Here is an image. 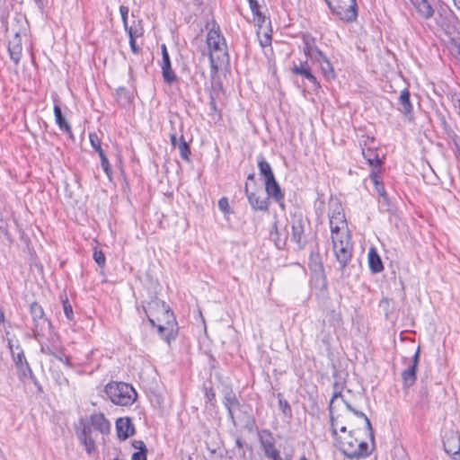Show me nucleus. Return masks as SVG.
<instances>
[{"label":"nucleus","mask_w":460,"mask_h":460,"mask_svg":"<svg viewBox=\"0 0 460 460\" xmlns=\"http://www.w3.org/2000/svg\"><path fill=\"white\" fill-rule=\"evenodd\" d=\"M111 422L102 412H95L90 415L87 420L80 418L75 426V434L79 443L84 447L86 453L91 456L97 451L93 431L100 432L102 436L111 432Z\"/></svg>","instance_id":"f257e3e1"},{"label":"nucleus","mask_w":460,"mask_h":460,"mask_svg":"<svg viewBox=\"0 0 460 460\" xmlns=\"http://www.w3.org/2000/svg\"><path fill=\"white\" fill-rule=\"evenodd\" d=\"M334 393L331 399L329 404V411H330V422L332 427V435L333 438L337 441L339 450L349 459H360L366 458L371 454V450L369 449V446L365 441H358L356 438L353 437L352 431H349L347 438L343 440L340 439L338 437L337 429L334 424V417L332 411V403L335 399L338 397H341V392L338 390V383L334 384Z\"/></svg>","instance_id":"f03ea898"},{"label":"nucleus","mask_w":460,"mask_h":460,"mask_svg":"<svg viewBox=\"0 0 460 460\" xmlns=\"http://www.w3.org/2000/svg\"><path fill=\"white\" fill-rule=\"evenodd\" d=\"M104 392L112 403L120 406L133 404L137 396L133 386L124 382H110L105 385Z\"/></svg>","instance_id":"7ed1b4c3"},{"label":"nucleus","mask_w":460,"mask_h":460,"mask_svg":"<svg viewBox=\"0 0 460 460\" xmlns=\"http://www.w3.org/2000/svg\"><path fill=\"white\" fill-rule=\"evenodd\" d=\"M331 239L334 255L340 264V270H343L352 257L353 245L350 234L346 231L342 234H331Z\"/></svg>","instance_id":"20e7f679"},{"label":"nucleus","mask_w":460,"mask_h":460,"mask_svg":"<svg viewBox=\"0 0 460 460\" xmlns=\"http://www.w3.org/2000/svg\"><path fill=\"white\" fill-rule=\"evenodd\" d=\"M207 44L209 49V61L214 69H217V64L214 58V53H220L228 58L227 47L225 37L222 35L219 25L216 21H212L211 28L207 34Z\"/></svg>","instance_id":"39448f33"},{"label":"nucleus","mask_w":460,"mask_h":460,"mask_svg":"<svg viewBox=\"0 0 460 460\" xmlns=\"http://www.w3.org/2000/svg\"><path fill=\"white\" fill-rule=\"evenodd\" d=\"M328 217L331 234H342L349 231L344 210L339 199L330 198Z\"/></svg>","instance_id":"423d86ee"},{"label":"nucleus","mask_w":460,"mask_h":460,"mask_svg":"<svg viewBox=\"0 0 460 460\" xmlns=\"http://www.w3.org/2000/svg\"><path fill=\"white\" fill-rule=\"evenodd\" d=\"M332 13L344 22L350 23L358 18V4L356 0H334L328 6Z\"/></svg>","instance_id":"0eeeda50"},{"label":"nucleus","mask_w":460,"mask_h":460,"mask_svg":"<svg viewBox=\"0 0 460 460\" xmlns=\"http://www.w3.org/2000/svg\"><path fill=\"white\" fill-rule=\"evenodd\" d=\"M30 312L33 322V338L40 341V338L44 335V331L51 327V323L46 317L42 306L37 302L31 304Z\"/></svg>","instance_id":"6e6552de"},{"label":"nucleus","mask_w":460,"mask_h":460,"mask_svg":"<svg viewBox=\"0 0 460 460\" xmlns=\"http://www.w3.org/2000/svg\"><path fill=\"white\" fill-rule=\"evenodd\" d=\"M223 404L227 411V416L229 420L234 426H236V420L234 417V410H241L243 405L239 402L236 394L230 386H226L223 391Z\"/></svg>","instance_id":"1a4fd4ad"},{"label":"nucleus","mask_w":460,"mask_h":460,"mask_svg":"<svg viewBox=\"0 0 460 460\" xmlns=\"http://www.w3.org/2000/svg\"><path fill=\"white\" fill-rule=\"evenodd\" d=\"M434 9L436 22L441 29H449L456 22V16L447 4L440 3Z\"/></svg>","instance_id":"9d476101"},{"label":"nucleus","mask_w":460,"mask_h":460,"mask_svg":"<svg viewBox=\"0 0 460 460\" xmlns=\"http://www.w3.org/2000/svg\"><path fill=\"white\" fill-rule=\"evenodd\" d=\"M443 446L445 451L454 459L460 457V435L458 432L453 429L446 431L443 436Z\"/></svg>","instance_id":"9b49d317"},{"label":"nucleus","mask_w":460,"mask_h":460,"mask_svg":"<svg viewBox=\"0 0 460 460\" xmlns=\"http://www.w3.org/2000/svg\"><path fill=\"white\" fill-rule=\"evenodd\" d=\"M398 111L403 115L404 120L414 121L413 106L411 102V93L407 88L401 91L398 98Z\"/></svg>","instance_id":"f8f14e48"},{"label":"nucleus","mask_w":460,"mask_h":460,"mask_svg":"<svg viewBox=\"0 0 460 460\" xmlns=\"http://www.w3.org/2000/svg\"><path fill=\"white\" fill-rule=\"evenodd\" d=\"M260 442L264 451V455L272 460L280 459L279 451L275 447V439L272 433L269 430H263L260 436Z\"/></svg>","instance_id":"ddd939ff"},{"label":"nucleus","mask_w":460,"mask_h":460,"mask_svg":"<svg viewBox=\"0 0 460 460\" xmlns=\"http://www.w3.org/2000/svg\"><path fill=\"white\" fill-rule=\"evenodd\" d=\"M291 230V240L297 244L298 248H303L306 243V238L305 236V220L302 216L294 217Z\"/></svg>","instance_id":"4468645a"},{"label":"nucleus","mask_w":460,"mask_h":460,"mask_svg":"<svg viewBox=\"0 0 460 460\" xmlns=\"http://www.w3.org/2000/svg\"><path fill=\"white\" fill-rule=\"evenodd\" d=\"M265 191L267 193V198H271L274 201H276L281 208H284V199L285 194L282 191L279 184L278 183L275 177L270 178L265 181Z\"/></svg>","instance_id":"2eb2a0df"},{"label":"nucleus","mask_w":460,"mask_h":460,"mask_svg":"<svg viewBox=\"0 0 460 460\" xmlns=\"http://www.w3.org/2000/svg\"><path fill=\"white\" fill-rule=\"evenodd\" d=\"M117 437L124 441L136 433V429L129 417L119 418L115 423Z\"/></svg>","instance_id":"dca6fc26"},{"label":"nucleus","mask_w":460,"mask_h":460,"mask_svg":"<svg viewBox=\"0 0 460 460\" xmlns=\"http://www.w3.org/2000/svg\"><path fill=\"white\" fill-rule=\"evenodd\" d=\"M244 192L247 197L248 202L254 210L268 211L270 201L269 198L262 197L256 192L249 190L248 183L245 182Z\"/></svg>","instance_id":"f3484780"},{"label":"nucleus","mask_w":460,"mask_h":460,"mask_svg":"<svg viewBox=\"0 0 460 460\" xmlns=\"http://www.w3.org/2000/svg\"><path fill=\"white\" fill-rule=\"evenodd\" d=\"M166 303L157 297L152 298L146 306H144L149 323L152 326H155V318L160 315L163 309L165 308Z\"/></svg>","instance_id":"a211bd4d"},{"label":"nucleus","mask_w":460,"mask_h":460,"mask_svg":"<svg viewBox=\"0 0 460 460\" xmlns=\"http://www.w3.org/2000/svg\"><path fill=\"white\" fill-rule=\"evenodd\" d=\"M8 52L11 59L15 65H18L22 56V39L18 33H15L8 43Z\"/></svg>","instance_id":"6ab92c4d"},{"label":"nucleus","mask_w":460,"mask_h":460,"mask_svg":"<svg viewBox=\"0 0 460 460\" xmlns=\"http://www.w3.org/2000/svg\"><path fill=\"white\" fill-rule=\"evenodd\" d=\"M291 71L293 74L301 75L307 79L314 87H320V84L316 77L313 75L307 61L301 62L299 65L294 64Z\"/></svg>","instance_id":"aec40b11"},{"label":"nucleus","mask_w":460,"mask_h":460,"mask_svg":"<svg viewBox=\"0 0 460 460\" xmlns=\"http://www.w3.org/2000/svg\"><path fill=\"white\" fill-rule=\"evenodd\" d=\"M418 14L425 20H429L435 14V7L429 0H410Z\"/></svg>","instance_id":"412c9836"},{"label":"nucleus","mask_w":460,"mask_h":460,"mask_svg":"<svg viewBox=\"0 0 460 460\" xmlns=\"http://www.w3.org/2000/svg\"><path fill=\"white\" fill-rule=\"evenodd\" d=\"M302 41L304 44L303 51L307 58H311L320 49L316 46V40L310 33H304L302 35Z\"/></svg>","instance_id":"4be33fe9"},{"label":"nucleus","mask_w":460,"mask_h":460,"mask_svg":"<svg viewBox=\"0 0 460 460\" xmlns=\"http://www.w3.org/2000/svg\"><path fill=\"white\" fill-rule=\"evenodd\" d=\"M368 266L372 273H379L384 270L383 261L375 248L368 252Z\"/></svg>","instance_id":"5701e85b"},{"label":"nucleus","mask_w":460,"mask_h":460,"mask_svg":"<svg viewBox=\"0 0 460 460\" xmlns=\"http://www.w3.org/2000/svg\"><path fill=\"white\" fill-rule=\"evenodd\" d=\"M155 320L172 329H174L177 324L174 314L168 305H166L165 308L163 309L161 314L156 316Z\"/></svg>","instance_id":"b1692460"},{"label":"nucleus","mask_w":460,"mask_h":460,"mask_svg":"<svg viewBox=\"0 0 460 460\" xmlns=\"http://www.w3.org/2000/svg\"><path fill=\"white\" fill-rule=\"evenodd\" d=\"M162 74L164 82L169 84L177 80V76L172 68L170 57L162 58Z\"/></svg>","instance_id":"393cba45"},{"label":"nucleus","mask_w":460,"mask_h":460,"mask_svg":"<svg viewBox=\"0 0 460 460\" xmlns=\"http://www.w3.org/2000/svg\"><path fill=\"white\" fill-rule=\"evenodd\" d=\"M54 115L55 120L58 128L72 137V129L69 123L66 121L65 116L62 113L61 108L58 104L54 105Z\"/></svg>","instance_id":"a878e982"},{"label":"nucleus","mask_w":460,"mask_h":460,"mask_svg":"<svg viewBox=\"0 0 460 460\" xmlns=\"http://www.w3.org/2000/svg\"><path fill=\"white\" fill-rule=\"evenodd\" d=\"M402 385L403 388L411 387L417 380V368L409 366L402 373Z\"/></svg>","instance_id":"bb28decb"},{"label":"nucleus","mask_w":460,"mask_h":460,"mask_svg":"<svg viewBox=\"0 0 460 460\" xmlns=\"http://www.w3.org/2000/svg\"><path fill=\"white\" fill-rule=\"evenodd\" d=\"M342 401H343L348 411L352 412L357 417L362 418L365 420L366 429H367V431L369 433L370 439L372 441H374V432H373L372 425H371L369 419L367 417V415L364 412L356 410L354 407H352V405L349 402H347L343 398H342Z\"/></svg>","instance_id":"cd10ccee"},{"label":"nucleus","mask_w":460,"mask_h":460,"mask_svg":"<svg viewBox=\"0 0 460 460\" xmlns=\"http://www.w3.org/2000/svg\"><path fill=\"white\" fill-rule=\"evenodd\" d=\"M258 168L261 176H262L265 181L275 177L270 164L265 160L261 154L258 156Z\"/></svg>","instance_id":"c85d7f7f"},{"label":"nucleus","mask_w":460,"mask_h":460,"mask_svg":"<svg viewBox=\"0 0 460 460\" xmlns=\"http://www.w3.org/2000/svg\"><path fill=\"white\" fill-rule=\"evenodd\" d=\"M132 447L137 451L134 452L131 460H146L147 447L143 440H133Z\"/></svg>","instance_id":"c756f323"},{"label":"nucleus","mask_w":460,"mask_h":460,"mask_svg":"<svg viewBox=\"0 0 460 460\" xmlns=\"http://www.w3.org/2000/svg\"><path fill=\"white\" fill-rule=\"evenodd\" d=\"M249 5L252 13L254 22L257 23L258 26L261 27L266 21V17L260 11V4L258 1H251V3H249Z\"/></svg>","instance_id":"7c9ffc66"},{"label":"nucleus","mask_w":460,"mask_h":460,"mask_svg":"<svg viewBox=\"0 0 460 460\" xmlns=\"http://www.w3.org/2000/svg\"><path fill=\"white\" fill-rule=\"evenodd\" d=\"M287 235L284 237L281 236L278 230L277 223L275 222L273 224L272 230L270 231V239L274 241L276 247L279 250L284 249L287 243Z\"/></svg>","instance_id":"2f4dec72"},{"label":"nucleus","mask_w":460,"mask_h":460,"mask_svg":"<svg viewBox=\"0 0 460 460\" xmlns=\"http://www.w3.org/2000/svg\"><path fill=\"white\" fill-rule=\"evenodd\" d=\"M116 97L118 103L122 107H126L131 102V93L125 87H119L117 89Z\"/></svg>","instance_id":"473e14b6"},{"label":"nucleus","mask_w":460,"mask_h":460,"mask_svg":"<svg viewBox=\"0 0 460 460\" xmlns=\"http://www.w3.org/2000/svg\"><path fill=\"white\" fill-rule=\"evenodd\" d=\"M277 398L279 401V408L281 411L282 414L288 418V420H291L293 418L292 409L289 402L284 398L283 394L281 393H279L277 394Z\"/></svg>","instance_id":"72a5a7b5"},{"label":"nucleus","mask_w":460,"mask_h":460,"mask_svg":"<svg viewBox=\"0 0 460 460\" xmlns=\"http://www.w3.org/2000/svg\"><path fill=\"white\" fill-rule=\"evenodd\" d=\"M16 368L18 377L22 382H25L34 375L27 360H23V364L16 366Z\"/></svg>","instance_id":"f704fd0d"},{"label":"nucleus","mask_w":460,"mask_h":460,"mask_svg":"<svg viewBox=\"0 0 460 460\" xmlns=\"http://www.w3.org/2000/svg\"><path fill=\"white\" fill-rule=\"evenodd\" d=\"M319 66H320V69L323 75V76L327 79V80H331V79H334L335 78V72H334V68L330 61V59H326V60H323V62H321L320 64H318Z\"/></svg>","instance_id":"c9c22d12"},{"label":"nucleus","mask_w":460,"mask_h":460,"mask_svg":"<svg viewBox=\"0 0 460 460\" xmlns=\"http://www.w3.org/2000/svg\"><path fill=\"white\" fill-rule=\"evenodd\" d=\"M157 328V332L159 333V335L161 336L162 339H164L166 342H170V341L172 339H174L175 336L173 334V331L174 329L169 327V326H166L164 324H162V323H159V324H156L155 323V326Z\"/></svg>","instance_id":"e433bc0d"},{"label":"nucleus","mask_w":460,"mask_h":460,"mask_svg":"<svg viewBox=\"0 0 460 460\" xmlns=\"http://www.w3.org/2000/svg\"><path fill=\"white\" fill-rule=\"evenodd\" d=\"M128 37L139 38L144 33V29L141 26V21H134L132 25H128V29H124Z\"/></svg>","instance_id":"4c0bfd02"},{"label":"nucleus","mask_w":460,"mask_h":460,"mask_svg":"<svg viewBox=\"0 0 460 460\" xmlns=\"http://www.w3.org/2000/svg\"><path fill=\"white\" fill-rule=\"evenodd\" d=\"M177 147L179 149L181 157L185 161H190V147L185 141L183 135L180 137Z\"/></svg>","instance_id":"58836bf2"},{"label":"nucleus","mask_w":460,"mask_h":460,"mask_svg":"<svg viewBox=\"0 0 460 460\" xmlns=\"http://www.w3.org/2000/svg\"><path fill=\"white\" fill-rule=\"evenodd\" d=\"M378 202H379L380 210L385 211L388 213L394 212L395 206H394V202L389 199L387 194L379 198Z\"/></svg>","instance_id":"ea45409f"},{"label":"nucleus","mask_w":460,"mask_h":460,"mask_svg":"<svg viewBox=\"0 0 460 460\" xmlns=\"http://www.w3.org/2000/svg\"><path fill=\"white\" fill-rule=\"evenodd\" d=\"M89 139H90L92 147L93 148V150L95 152L98 153L99 155L101 154L105 153L104 150L102 148V140L95 132L89 134Z\"/></svg>","instance_id":"a19ab883"},{"label":"nucleus","mask_w":460,"mask_h":460,"mask_svg":"<svg viewBox=\"0 0 460 460\" xmlns=\"http://www.w3.org/2000/svg\"><path fill=\"white\" fill-rule=\"evenodd\" d=\"M16 351H13L12 358L14 362L15 367L23 364V360H27L23 349L21 348V346L18 344L15 347Z\"/></svg>","instance_id":"79ce46f5"},{"label":"nucleus","mask_w":460,"mask_h":460,"mask_svg":"<svg viewBox=\"0 0 460 460\" xmlns=\"http://www.w3.org/2000/svg\"><path fill=\"white\" fill-rule=\"evenodd\" d=\"M62 305L66 317L67 318V320L72 321L74 319L73 307L66 296H65V297H62Z\"/></svg>","instance_id":"37998d69"},{"label":"nucleus","mask_w":460,"mask_h":460,"mask_svg":"<svg viewBox=\"0 0 460 460\" xmlns=\"http://www.w3.org/2000/svg\"><path fill=\"white\" fill-rule=\"evenodd\" d=\"M59 350V349L54 345L49 346L46 343L40 344V352L45 355H49L52 357H57V352Z\"/></svg>","instance_id":"c03bdc74"},{"label":"nucleus","mask_w":460,"mask_h":460,"mask_svg":"<svg viewBox=\"0 0 460 460\" xmlns=\"http://www.w3.org/2000/svg\"><path fill=\"white\" fill-rule=\"evenodd\" d=\"M314 210L318 217H323L325 213V204L322 197L317 198L314 201Z\"/></svg>","instance_id":"a18cd8bd"},{"label":"nucleus","mask_w":460,"mask_h":460,"mask_svg":"<svg viewBox=\"0 0 460 460\" xmlns=\"http://www.w3.org/2000/svg\"><path fill=\"white\" fill-rule=\"evenodd\" d=\"M99 156H100V159H101L102 168L103 169V171L107 174V176L109 178H111L112 170H111L110 162H109L105 153L104 154H101Z\"/></svg>","instance_id":"49530a36"},{"label":"nucleus","mask_w":460,"mask_h":460,"mask_svg":"<svg viewBox=\"0 0 460 460\" xmlns=\"http://www.w3.org/2000/svg\"><path fill=\"white\" fill-rule=\"evenodd\" d=\"M363 155L364 157L366 158L367 164L375 170H377V169H380L381 168V161L380 159L378 158V155L376 154H374V157H367L365 154V152L363 151Z\"/></svg>","instance_id":"de8ad7c7"},{"label":"nucleus","mask_w":460,"mask_h":460,"mask_svg":"<svg viewBox=\"0 0 460 460\" xmlns=\"http://www.w3.org/2000/svg\"><path fill=\"white\" fill-rule=\"evenodd\" d=\"M93 259L99 267L103 268L105 266L106 259L102 251H94Z\"/></svg>","instance_id":"09e8293b"},{"label":"nucleus","mask_w":460,"mask_h":460,"mask_svg":"<svg viewBox=\"0 0 460 460\" xmlns=\"http://www.w3.org/2000/svg\"><path fill=\"white\" fill-rule=\"evenodd\" d=\"M128 12H129V9H128V6H126V5H120L119 6V13H120V15H121V19H122L124 29H128Z\"/></svg>","instance_id":"8fccbe9b"},{"label":"nucleus","mask_w":460,"mask_h":460,"mask_svg":"<svg viewBox=\"0 0 460 460\" xmlns=\"http://www.w3.org/2000/svg\"><path fill=\"white\" fill-rule=\"evenodd\" d=\"M312 62L314 63H316V64H320L321 62H323V60H326L328 59V58L326 57V55L321 50L319 49L318 51H316L314 55L311 56V58H309Z\"/></svg>","instance_id":"3c124183"},{"label":"nucleus","mask_w":460,"mask_h":460,"mask_svg":"<svg viewBox=\"0 0 460 460\" xmlns=\"http://www.w3.org/2000/svg\"><path fill=\"white\" fill-rule=\"evenodd\" d=\"M204 394H205V398L207 399L208 402H212L214 401H216V393L213 389V387L209 386H206L204 385Z\"/></svg>","instance_id":"603ef678"},{"label":"nucleus","mask_w":460,"mask_h":460,"mask_svg":"<svg viewBox=\"0 0 460 460\" xmlns=\"http://www.w3.org/2000/svg\"><path fill=\"white\" fill-rule=\"evenodd\" d=\"M218 208L225 214L229 213L230 206L227 198L223 197L218 200Z\"/></svg>","instance_id":"864d4df0"},{"label":"nucleus","mask_w":460,"mask_h":460,"mask_svg":"<svg viewBox=\"0 0 460 460\" xmlns=\"http://www.w3.org/2000/svg\"><path fill=\"white\" fill-rule=\"evenodd\" d=\"M129 38V46L130 49L134 54H139L141 49L137 45V38L128 37Z\"/></svg>","instance_id":"5fc2aeb1"},{"label":"nucleus","mask_w":460,"mask_h":460,"mask_svg":"<svg viewBox=\"0 0 460 460\" xmlns=\"http://www.w3.org/2000/svg\"><path fill=\"white\" fill-rule=\"evenodd\" d=\"M379 172H380V169H377V170L372 169V171L370 172L369 177H370L372 182L374 183V185L381 183V181H379Z\"/></svg>","instance_id":"6e6d98bb"},{"label":"nucleus","mask_w":460,"mask_h":460,"mask_svg":"<svg viewBox=\"0 0 460 460\" xmlns=\"http://www.w3.org/2000/svg\"><path fill=\"white\" fill-rule=\"evenodd\" d=\"M452 102L454 107L457 110V113L460 116V94L455 93L452 95Z\"/></svg>","instance_id":"4d7b16f0"},{"label":"nucleus","mask_w":460,"mask_h":460,"mask_svg":"<svg viewBox=\"0 0 460 460\" xmlns=\"http://www.w3.org/2000/svg\"><path fill=\"white\" fill-rule=\"evenodd\" d=\"M420 347H418L417 350L415 351L412 358H411V367H414L415 368H418L419 359H420Z\"/></svg>","instance_id":"13d9d810"},{"label":"nucleus","mask_w":460,"mask_h":460,"mask_svg":"<svg viewBox=\"0 0 460 460\" xmlns=\"http://www.w3.org/2000/svg\"><path fill=\"white\" fill-rule=\"evenodd\" d=\"M330 314H331L333 324H335V323L339 324L341 322V314L339 313H336L335 310H332Z\"/></svg>","instance_id":"bf43d9fd"},{"label":"nucleus","mask_w":460,"mask_h":460,"mask_svg":"<svg viewBox=\"0 0 460 460\" xmlns=\"http://www.w3.org/2000/svg\"><path fill=\"white\" fill-rule=\"evenodd\" d=\"M375 190L378 193L379 198H381V197H383V196L387 194L386 191H385V186H384L383 182L375 185Z\"/></svg>","instance_id":"052dcab7"},{"label":"nucleus","mask_w":460,"mask_h":460,"mask_svg":"<svg viewBox=\"0 0 460 460\" xmlns=\"http://www.w3.org/2000/svg\"><path fill=\"white\" fill-rule=\"evenodd\" d=\"M56 380H57V382H58V384L59 385H68V380H67V378H66V377H65V376H63V374H62V373H58V376H57V377H56Z\"/></svg>","instance_id":"680f3d73"},{"label":"nucleus","mask_w":460,"mask_h":460,"mask_svg":"<svg viewBox=\"0 0 460 460\" xmlns=\"http://www.w3.org/2000/svg\"><path fill=\"white\" fill-rule=\"evenodd\" d=\"M29 379H30V380L33 383V385L36 386L37 391H38L39 393H40V394H41V393H43L42 386H41V385L40 384V382L38 381V379L36 378V376H35L34 375H32V376H31Z\"/></svg>","instance_id":"e2e57ef3"},{"label":"nucleus","mask_w":460,"mask_h":460,"mask_svg":"<svg viewBox=\"0 0 460 460\" xmlns=\"http://www.w3.org/2000/svg\"><path fill=\"white\" fill-rule=\"evenodd\" d=\"M33 1L35 2L36 5L38 6L40 13H43V11L48 4V0H33Z\"/></svg>","instance_id":"0e129e2a"},{"label":"nucleus","mask_w":460,"mask_h":460,"mask_svg":"<svg viewBox=\"0 0 460 460\" xmlns=\"http://www.w3.org/2000/svg\"><path fill=\"white\" fill-rule=\"evenodd\" d=\"M170 140H171V144L172 146L175 148L177 147L178 144H179V139L177 138V134L175 131L172 132L170 134Z\"/></svg>","instance_id":"69168bd1"},{"label":"nucleus","mask_w":460,"mask_h":460,"mask_svg":"<svg viewBox=\"0 0 460 460\" xmlns=\"http://www.w3.org/2000/svg\"><path fill=\"white\" fill-rule=\"evenodd\" d=\"M428 394H429V392H428V388L426 385H422L420 389V396L422 400H427L428 398Z\"/></svg>","instance_id":"338daca9"},{"label":"nucleus","mask_w":460,"mask_h":460,"mask_svg":"<svg viewBox=\"0 0 460 460\" xmlns=\"http://www.w3.org/2000/svg\"><path fill=\"white\" fill-rule=\"evenodd\" d=\"M54 358H57L58 360H59L60 362H65L66 364H68V362H69L68 358H66L64 359V354L60 351V349L57 352V357H54Z\"/></svg>","instance_id":"774afa93"}]
</instances>
